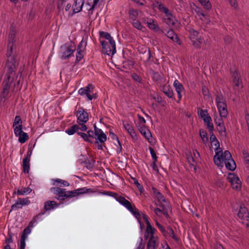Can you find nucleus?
Returning a JSON list of instances; mask_svg holds the SVG:
<instances>
[{
    "instance_id": "obj_28",
    "label": "nucleus",
    "mask_w": 249,
    "mask_h": 249,
    "mask_svg": "<svg viewBox=\"0 0 249 249\" xmlns=\"http://www.w3.org/2000/svg\"><path fill=\"white\" fill-rule=\"evenodd\" d=\"M224 163L226 168L231 171H234L236 167V163L233 159H230V160L225 161Z\"/></svg>"
},
{
    "instance_id": "obj_40",
    "label": "nucleus",
    "mask_w": 249,
    "mask_h": 249,
    "mask_svg": "<svg viewBox=\"0 0 249 249\" xmlns=\"http://www.w3.org/2000/svg\"><path fill=\"white\" fill-rule=\"evenodd\" d=\"M192 42L193 46L196 48H197V49H199L201 47V45L202 43L201 39L200 38L196 39V40H192Z\"/></svg>"
},
{
    "instance_id": "obj_13",
    "label": "nucleus",
    "mask_w": 249,
    "mask_h": 249,
    "mask_svg": "<svg viewBox=\"0 0 249 249\" xmlns=\"http://www.w3.org/2000/svg\"><path fill=\"white\" fill-rule=\"evenodd\" d=\"M102 46V52L108 55H113L112 54L113 48L109 45L107 42L105 40L100 41Z\"/></svg>"
},
{
    "instance_id": "obj_27",
    "label": "nucleus",
    "mask_w": 249,
    "mask_h": 249,
    "mask_svg": "<svg viewBox=\"0 0 249 249\" xmlns=\"http://www.w3.org/2000/svg\"><path fill=\"white\" fill-rule=\"evenodd\" d=\"M204 122L206 124V127L209 131H213L214 126L212 123V120L210 116H207L206 118H204Z\"/></svg>"
},
{
    "instance_id": "obj_17",
    "label": "nucleus",
    "mask_w": 249,
    "mask_h": 249,
    "mask_svg": "<svg viewBox=\"0 0 249 249\" xmlns=\"http://www.w3.org/2000/svg\"><path fill=\"white\" fill-rule=\"evenodd\" d=\"M139 130L141 134L148 140L152 137L150 131L146 127L144 124L138 125Z\"/></svg>"
},
{
    "instance_id": "obj_15",
    "label": "nucleus",
    "mask_w": 249,
    "mask_h": 249,
    "mask_svg": "<svg viewBox=\"0 0 249 249\" xmlns=\"http://www.w3.org/2000/svg\"><path fill=\"white\" fill-rule=\"evenodd\" d=\"M147 26L151 30L156 32H160L162 34H164V31L161 30L158 23L153 20L150 19L149 21L147 22Z\"/></svg>"
},
{
    "instance_id": "obj_1",
    "label": "nucleus",
    "mask_w": 249,
    "mask_h": 249,
    "mask_svg": "<svg viewBox=\"0 0 249 249\" xmlns=\"http://www.w3.org/2000/svg\"><path fill=\"white\" fill-rule=\"evenodd\" d=\"M6 55L7 60L6 66L7 68V71L6 73V77L8 81L12 79L11 76L15 74L18 63L16 60L14 56H11V52L7 51Z\"/></svg>"
},
{
    "instance_id": "obj_60",
    "label": "nucleus",
    "mask_w": 249,
    "mask_h": 249,
    "mask_svg": "<svg viewBox=\"0 0 249 249\" xmlns=\"http://www.w3.org/2000/svg\"><path fill=\"white\" fill-rule=\"evenodd\" d=\"M31 232V229L29 228V227H26L23 230V231L22 233L21 236H24L25 238H27V235L29 234Z\"/></svg>"
},
{
    "instance_id": "obj_39",
    "label": "nucleus",
    "mask_w": 249,
    "mask_h": 249,
    "mask_svg": "<svg viewBox=\"0 0 249 249\" xmlns=\"http://www.w3.org/2000/svg\"><path fill=\"white\" fill-rule=\"evenodd\" d=\"M199 134L202 139L203 142L205 143V138H206V141L207 142L208 141V138L207 137V134L205 130L203 129H200L199 130Z\"/></svg>"
},
{
    "instance_id": "obj_4",
    "label": "nucleus",
    "mask_w": 249,
    "mask_h": 249,
    "mask_svg": "<svg viewBox=\"0 0 249 249\" xmlns=\"http://www.w3.org/2000/svg\"><path fill=\"white\" fill-rule=\"evenodd\" d=\"M227 180L231 183L233 189L239 191L241 188V181L239 177L235 173H230L227 178Z\"/></svg>"
},
{
    "instance_id": "obj_59",
    "label": "nucleus",
    "mask_w": 249,
    "mask_h": 249,
    "mask_svg": "<svg viewBox=\"0 0 249 249\" xmlns=\"http://www.w3.org/2000/svg\"><path fill=\"white\" fill-rule=\"evenodd\" d=\"M8 238H7L5 240V242L6 244H9L10 243L13 242V239H12L13 233L11 232H10V231H8Z\"/></svg>"
},
{
    "instance_id": "obj_16",
    "label": "nucleus",
    "mask_w": 249,
    "mask_h": 249,
    "mask_svg": "<svg viewBox=\"0 0 249 249\" xmlns=\"http://www.w3.org/2000/svg\"><path fill=\"white\" fill-rule=\"evenodd\" d=\"M117 200L121 204L125 206L130 212H132V206L131 203L126 200L124 197L119 196Z\"/></svg>"
},
{
    "instance_id": "obj_36",
    "label": "nucleus",
    "mask_w": 249,
    "mask_h": 249,
    "mask_svg": "<svg viewBox=\"0 0 249 249\" xmlns=\"http://www.w3.org/2000/svg\"><path fill=\"white\" fill-rule=\"evenodd\" d=\"M198 1L207 10H209L211 8L212 5L209 1V0H198Z\"/></svg>"
},
{
    "instance_id": "obj_11",
    "label": "nucleus",
    "mask_w": 249,
    "mask_h": 249,
    "mask_svg": "<svg viewBox=\"0 0 249 249\" xmlns=\"http://www.w3.org/2000/svg\"><path fill=\"white\" fill-rule=\"evenodd\" d=\"M71 1L74 2V3L72 7L73 14L78 13L82 11L84 0H71Z\"/></svg>"
},
{
    "instance_id": "obj_31",
    "label": "nucleus",
    "mask_w": 249,
    "mask_h": 249,
    "mask_svg": "<svg viewBox=\"0 0 249 249\" xmlns=\"http://www.w3.org/2000/svg\"><path fill=\"white\" fill-rule=\"evenodd\" d=\"M30 160L27 158H24L22 161L23 172L28 174L30 170Z\"/></svg>"
},
{
    "instance_id": "obj_12",
    "label": "nucleus",
    "mask_w": 249,
    "mask_h": 249,
    "mask_svg": "<svg viewBox=\"0 0 249 249\" xmlns=\"http://www.w3.org/2000/svg\"><path fill=\"white\" fill-rule=\"evenodd\" d=\"M215 155L213 157V161L216 165H221L220 160L222 159L223 151L219 147L215 148Z\"/></svg>"
},
{
    "instance_id": "obj_26",
    "label": "nucleus",
    "mask_w": 249,
    "mask_h": 249,
    "mask_svg": "<svg viewBox=\"0 0 249 249\" xmlns=\"http://www.w3.org/2000/svg\"><path fill=\"white\" fill-rule=\"evenodd\" d=\"M153 193L155 196L157 198L159 202H166V199L164 196L161 194L159 191L155 187H153L152 188Z\"/></svg>"
},
{
    "instance_id": "obj_54",
    "label": "nucleus",
    "mask_w": 249,
    "mask_h": 249,
    "mask_svg": "<svg viewBox=\"0 0 249 249\" xmlns=\"http://www.w3.org/2000/svg\"><path fill=\"white\" fill-rule=\"evenodd\" d=\"M131 76L134 81H135L139 83H142V78L141 76L138 75L137 74H136L135 73H133L132 74Z\"/></svg>"
},
{
    "instance_id": "obj_10",
    "label": "nucleus",
    "mask_w": 249,
    "mask_h": 249,
    "mask_svg": "<svg viewBox=\"0 0 249 249\" xmlns=\"http://www.w3.org/2000/svg\"><path fill=\"white\" fill-rule=\"evenodd\" d=\"M216 104L220 117L226 118L228 114V112L227 108V104L226 102L223 103L221 102Z\"/></svg>"
},
{
    "instance_id": "obj_35",
    "label": "nucleus",
    "mask_w": 249,
    "mask_h": 249,
    "mask_svg": "<svg viewBox=\"0 0 249 249\" xmlns=\"http://www.w3.org/2000/svg\"><path fill=\"white\" fill-rule=\"evenodd\" d=\"M129 18L132 20L136 19L138 16V12L137 10H135L133 8L130 9L129 11Z\"/></svg>"
},
{
    "instance_id": "obj_2",
    "label": "nucleus",
    "mask_w": 249,
    "mask_h": 249,
    "mask_svg": "<svg viewBox=\"0 0 249 249\" xmlns=\"http://www.w3.org/2000/svg\"><path fill=\"white\" fill-rule=\"evenodd\" d=\"M13 77H12V79L9 80L8 81H7L6 78L3 80L2 83L3 85V89L0 96V106H5V102L7 100V96L9 93V89L11 87V84L13 82Z\"/></svg>"
},
{
    "instance_id": "obj_55",
    "label": "nucleus",
    "mask_w": 249,
    "mask_h": 249,
    "mask_svg": "<svg viewBox=\"0 0 249 249\" xmlns=\"http://www.w3.org/2000/svg\"><path fill=\"white\" fill-rule=\"evenodd\" d=\"M156 225L161 231L163 236H165L166 234V230L164 228V227L158 221H156Z\"/></svg>"
},
{
    "instance_id": "obj_44",
    "label": "nucleus",
    "mask_w": 249,
    "mask_h": 249,
    "mask_svg": "<svg viewBox=\"0 0 249 249\" xmlns=\"http://www.w3.org/2000/svg\"><path fill=\"white\" fill-rule=\"evenodd\" d=\"M99 35H100V37L104 38L107 40L110 39L111 38V36L107 32H104V31H100Z\"/></svg>"
},
{
    "instance_id": "obj_46",
    "label": "nucleus",
    "mask_w": 249,
    "mask_h": 249,
    "mask_svg": "<svg viewBox=\"0 0 249 249\" xmlns=\"http://www.w3.org/2000/svg\"><path fill=\"white\" fill-rule=\"evenodd\" d=\"M189 33L190 35V39L191 40L195 39L196 37H197L199 34L197 31L193 29H190Z\"/></svg>"
},
{
    "instance_id": "obj_29",
    "label": "nucleus",
    "mask_w": 249,
    "mask_h": 249,
    "mask_svg": "<svg viewBox=\"0 0 249 249\" xmlns=\"http://www.w3.org/2000/svg\"><path fill=\"white\" fill-rule=\"evenodd\" d=\"M58 205L59 204L54 201H48L44 203V209L46 211H49L57 207Z\"/></svg>"
},
{
    "instance_id": "obj_24",
    "label": "nucleus",
    "mask_w": 249,
    "mask_h": 249,
    "mask_svg": "<svg viewBox=\"0 0 249 249\" xmlns=\"http://www.w3.org/2000/svg\"><path fill=\"white\" fill-rule=\"evenodd\" d=\"M123 125L132 138L134 139L136 137V134L132 126L129 124L128 123H125L124 122H123Z\"/></svg>"
},
{
    "instance_id": "obj_3",
    "label": "nucleus",
    "mask_w": 249,
    "mask_h": 249,
    "mask_svg": "<svg viewBox=\"0 0 249 249\" xmlns=\"http://www.w3.org/2000/svg\"><path fill=\"white\" fill-rule=\"evenodd\" d=\"M51 190H53L56 195L55 197L58 200H64L65 198L72 197L76 195L75 190L65 192V189L59 187H53Z\"/></svg>"
},
{
    "instance_id": "obj_64",
    "label": "nucleus",
    "mask_w": 249,
    "mask_h": 249,
    "mask_svg": "<svg viewBox=\"0 0 249 249\" xmlns=\"http://www.w3.org/2000/svg\"><path fill=\"white\" fill-rule=\"evenodd\" d=\"M137 218L139 219L140 217V214L139 212V211L136 208H132V212H131Z\"/></svg>"
},
{
    "instance_id": "obj_32",
    "label": "nucleus",
    "mask_w": 249,
    "mask_h": 249,
    "mask_svg": "<svg viewBox=\"0 0 249 249\" xmlns=\"http://www.w3.org/2000/svg\"><path fill=\"white\" fill-rule=\"evenodd\" d=\"M79 129V125L77 124H74L72 125L70 128H69L66 131V132L69 135H71L74 134L75 132H78Z\"/></svg>"
},
{
    "instance_id": "obj_30",
    "label": "nucleus",
    "mask_w": 249,
    "mask_h": 249,
    "mask_svg": "<svg viewBox=\"0 0 249 249\" xmlns=\"http://www.w3.org/2000/svg\"><path fill=\"white\" fill-rule=\"evenodd\" d=\"M94 138L95 139V143H98L99 142L103 143L107 140V136L104 133H99V134L94 135Z\"/></svg>"
},
{
    "instance_id": "obj_6",
    "label": "nucleus",
    "mask_w": 249,
    "mask_h": 249,
    "mask_svg": "<svg viewBox=\"0 0 249 249\" xmlns=\"http://www.w3.org/2000/svg\"><path fill=\"white\" fill-rule=\"evenodd\" d=\"M16 34V29L15 26L12 25L10 27V33L8 36V43L7 44L8 49L9 48L10 50H8L11 53H12V49L14 42H15V35Z\"/></svg>"
},
{
    "instance_id": "obj_42",
    "label": "nucleus",
    "mask_w": 249,
    "mask_h": 249,
    "mask_svg": "<svg viewBox=\"0 0 249 249\" xmlns=\"http://www.w3.org/2000/svg\"><path fill=\"white\" fill-rule=\"evenodd\" d=\"M77 134L80 136L85 141L93 143V142L91 139L89 138L88 134L84 132H77Z\"/></svg>"
},
{
    "instance_id": "obj_53",
    "label": "nucleus",
    "mask_w": 249,
    "mask_h": 249,
    "mask_svg": "<svg viewBox=\"0 0 249 249\" xmlns=\"http://www.w3.org/2000/svg\"><path fill=\"white\" fill-rule=\"evenodd\" d=\"M165 22L169 25V26H174L175 24V22L173 18H167L164 19Z\"/></svg>"
},
{
    "instance_id": "obj_14",
    "label": "nucleus",
    "mask_w": 249,
    "mask_h": 249,
    "mask_svg": "<svg viewBox=\"0 0 249 249\" xmlns=\"http://www.w3.org/2000/svg\"><path fill=\"white\" fill-rule=\"evenodd\" d=\"M161 91H162L165 95H166L168 97L170 98L173 99V90L169 85H164L161 87L160 88Z\"/></svg>"
},
{
    "instance_id": "obj_7",
    "label": "nucleus",
    "mask_w": 249,
    "mask_h": 249,
    "mask_svg": "<svg viewBox=\"0 0 249 249\" xmlns=\"http://www.w3.org/2000/svg\"><path fill=\"white\" fill-rule=\"evenodd\" d=\"M237 215L242 220L243 223H244L245 221H249V212L247 208L244 204L240 205Z\"/></svg>"
},
{
    "instance_id": "obj_49",
    "label": "nucleus",
    "mask_w": 249,
    "mask_h": 249,
    "mask_svg": "<svg viewBox=\"0 0 249 249\" xmlns=\"http://www.w3.org/2000/svg\"><path fill=\"white\" fill-rule=\"evenodd\" d=\"M76 60H75V64H76L77 63H78V62H79L83 59V58L84 57V55L82 53V51H77V53L76 54Z\"/></svg>"
},
{
    "instance_id": "obj_52",
    "label": "nucleus",
    "mask_w": 249,
    "mask_h": 249,
    "mask_svg": "<svg viewBox=\"0 0 249 249\" xmlns=\"http://www.w3.org/2000/svg\"><path fill=\"white\" fill-rule=\"evenodd\" d=\"M18 200L20 202V204L21 205H27L30 203V201L29 200L28 197H26L25 198L21 199L20 198H18Z\"/></svg>"
},
{
    "instance_id": "obj_63",
    "label": "nucleus",
    "mask_w": 249,
    "mask_h": 249,
    "mask_svg": "<svg viewBox=\"0 0 249 249\" xmlns=\"http://www.w3.org/2000/svg\"><path fill=\"white\" fill-rule=\"evenodd\" d=\"M85 89L87 94L92 93L93 91V87L92 85L91 84H89L88 86L85 88Z\"/></svg>"
},
{
    "instance_id": "obj_43",
    "label": "nucleus",
    "mask_w": 249,
    "mask_h": 249,
    "mask_svg": "<svg viewBox=\"0 0 249 249\" xmlns=\"http://www.w3.org/2000/svg\"><path fill=\"white\" fill-rule=\"evenodd\" d=\"M215 101L216 102V104L219 103L221 102H226L225 99L224 98L223 95L221 93H218L216 95V99Z\"/></svg>"
},
{
    "instance_id": "obj_57",
    "label": "nucleus",
    "mask_w": 249,
    "mask_h": 249,
    "mask_svg": "<svg viewBox=\"0 0 249 249\" xmlns=\"http://www.w3.org/2000/svg\"><path fill=\"white\" fill-rule=\"evenodd\" d=\"M165 35L167 36L168 38H170L171 37H173V36H175L176 35H177L174 31L173 29H169L166 34H165Z\"/></svg>"
},
{
    "instance_id": "obj_41",
    "label": "nucleus",
    "mask_w": 249,
    "mask_h": 249,
    "mask_svg": "<svg viewBox=\"0 0 249 249\" xmlns=\"http://www.w3.org/2000/svg\"><path fill=\"white\" fill-rule=\"evenodd\" d=\"M22 129V125L21 124H20L18 126H16L14 127V132L16 136L19 135L23 132Z\"/></svg>"
},
{
    "instance_id": "obj_8",
    "label": "nucleus",
    "mask_w": 249,
    "mask_h": 249,
    "mask_svg": "<svg viewBox=\"0 0 249 249\" xmlns=\"http://www.w3.org/2000/svg\"><path fill=\"white\" fill-rule=\"evenodd\" d=\"M61 49L63 52L61 58L64 60L70 58L75 51V49H72V47L70 46L61 47Z\"/></svg>"
},
{
    "instance_id": "obj_38",
    "label": "nucleus",
    "mask_w": 249,
    "mask_h": 249,
    "mask_svg": "<svg viewBox=\"0 0 249 249\" xmlns=\"http://www.w3.org/2000/svg\"><path fill=\"white\" fill-rule=\"evenodd\" d=\"M94 162V160H93L92 159H89L84 162V163L86 164V167L88 169H91L93 167Z\"/></svg>"
},
{
    "instance_id": "obj_21",
    "label": "nucleus",
    "mask_w": 249,
    "mask_h": 249,
    "mask_svg": "<svg viewBox=\"0 0 249 249\" xmlns=\"http://www.w3.org/2000/svg\"><path fill=\"white\" fill-rule=\"evenodd\" d=\"M154 5L158 8L160 11L164 13L166 16L169 15V14L170 13L169 10L164 6L163 3L156 1Z\"/></svg>"
},
{
    "instance_id": "obj_45",
    "label": "nucleus",
    "mask_w": 249,
    "mask_h": 249,
    "mask_svg": "<svg viewBox=\"0 0 249 249\" xmlns=\"http://www.w3.org/2000/svg\"><path fill=\"white\" fill-rule=\"evenodd\" d=\"M131 179L134 181V183L136 185L138 190L142 193L143 190V186L141 185L137 178H131Z\"/></svg>"
},
{
    "instance_id": "obj_62",
    "label": "nucleus",
    "mask_w": 249,
    "mask_h": 249,
    "mask_svg": "<svg viewBox=\"0 0 249 249\" xmlns=\"http://www.w3.org/2000/svg\"><path fill=\"white\" fill-rule=\"evenodd\" d=\"M26 239V238H24V236H21L20 242V249H25Z\"/></svg>"
},
{
    "instance_id": "obj_34",
    "label": "nucleus",
    "mask_w": 249,
    "mask_h": 249,
    "mask_svg": "<svg viewBox=\"0 0 249 249\" xmlns=\"http://www.w3.org/2000/svg\"><path fill=\"white\" fill-rule=\"evenodd\" d=\"M18 141L19 142L21 143H23L26 142V141L29 139V136L28 134L25 132H23L19 135H18Z\"/></svg>"
},
{
    "instance_id": "obj_33",
    "label": "nucleus",
    "mask_w": 249,
    "mask_h": 249,
    "mask_svg": "<svg viewBox=\"0 0 249 249\" xmlns=\"http://www.w3.org/2000/svg\"><path fill=\"white\" fill-rule=\"evenodd\" d=\"M168 233L172 238L175 240L177 242L179 241V238H178L175 234L173 229L170 227H167L166 231V234Z\"/></svg>"
},
{
    "instance_id": "obj_50",
    "label": "nucleus",
    "mask_w": 249,
    "mask_h": 249,
    "mask_svg": "<svg viewBox=\"0 0 249 249\" xmlns=\"http://www.w3.org/2000/svg\"><path fill=\"white\" fill-rule=\"evenodd\" d=\"M22 208V205L20 204V202L18 200L16 202L12 205L11 209L9 213H11V211L15 209H19Z\"/></svg>"
},
{
    "instance_id": "obj_51",
    "label": "nucleus",
    "mask_w": 249,
    "mask_h": 249,
    "mask_svg": "<svg viewBox=\"0 0 249 249\" xmlns=\"http://www.w3.org/2000/svg\"><path fill=\"white\" fill-rule=\"evenodd\" d=\"M108 40L109 41L110 46L113 48L112 54H114L116 53V45L115 41L112 37L110 39H108Z\"/></svg>"
},
{
    "instance_id": "obj_22",
    "label": "nucleus",
    "mask_w": 249,
    "mask_h": 249,
    "mask_svg": "<svg viewBox=\"0 0 249 249\" xmlns=\"http://www.w3.org/2000/svg\"><path fill=\"white\" fill-rule=\"evenodd\" d=\"M97 190L96 189H87L84 187L75 190V194L79 195L84 193H94L97 192Z\"/></svg>"
},
{
    "instance_id": "obj_37",
    "label": "nucleus",
    "mask_w": 249,
    "mask_h": 249,
    "mask_svg": "<svg viewBox=\"0 0 249 249\" xmlns=\"http://www.w3.org/2000/svg\"><path fill=\"white\" fill-rule=\"evenodd\" d=\"M146 232L147 234H150V236H154L156 229L152 227L151 224L149 223L146 225Z\"/></svg>"
},
{
    "instance_id": "obj_56",
    "label": "nucleus",
    "mask_w": 249,
    "mask_h": 249,
    "mask_svg": "<svg viewBox=\"0 0 249 249\" xmlns=\"http://www.w3.org/2000/svg\"><path fill=\"white\" fill-rule=\"evenodd\" d=\"M102 194L104 195L114 197L116 200L117 197L119 196L118 195L117 193L110 191H105L104 192L102 193Z\"/></svg>"
},
{
    "instance_id": "obj_61",
    "label": "nucleus",
    "mask_w": 249,
    "mask_h": 249,
    "mask_svg": "<svg viewBox=\"0 0 249 249\" xmlns=\"http://www.w3.org/2000/svg\"><path fill=\"white\" fill-rule=\"evenodd\" d=\"M19 123H20V124H22V121L20 117L19 116H16L13 123V127H15V125L19 124Z\"/></svg>"
},
{
    "instance_id": "obj_48",
    "label": "nucleus",
    "mask_w": 249,
    "mask_h": 249,
    "mask_svg": "<svg viewBox=\"0 0 249 249\" xmlns=\"http://www.w3.org/2000/svg\"><path fill=\"white\" fill-rule=\"evenodd\" d=\"M132 24L135 28L138 29V30H142V28L141 22L136 19L133 20Z\"/></svg>"
},
{
    "instance_id": "obj_47",
    "label": "nucleus",
    "mask_w": 249,
    "mask_h": 249,
    "mask_svg": "<svg viewBox=\"0 0 249 249\" xmlns=\"http://www.w3.org/2000/svg\"><path fill=\"white\" fill-rule=\"evenodd\" d=\"M109 135H110V137L111 138V139H112L113 140H116L117 141V142L120 146V151H121L122 149V145H121V143L120 141L119 140V139H118V137H117V136L115 133L111 132H110Z\"/></svg>"
},
{
    "instance_id": "obj_23",
    "label": "nucleus",
    "mask_w": 249,
    "mask_h": 249,
    "mask_svg": "<svg viewBox=\"0 0 249 249\" xmlns=\"http://www.w3.org/2000/svg\"><path fill=\"white\" fill-rule=\"evenodd\" d=\"M230 159H233L231 153L228 150L225 151L224 153L222 154V159L220 160L221 165H217L218 167H223V161L230 160Z\"/></svg>"
},
{
    "instance_id": "obj_20",
    "label": "nucleus",
    "mask_w": 249,
    "mask_h": 249,
    "mask_svg": "<svg viewBox=\"0 0 249 249\" xmlns=\"http://www.w3.org/2000/svg\"><path fill=\"white\" fill-rule=\"evenodd\" d=\"M139 51L140 53H142L143 54V58H145L147 61L150 60L151 57V51L149 48H142Z\"/></svg>"
},
{
    "instance_id": "obj_18",
    "label": "nucleus",
    "mask_w": 249,
    "mask_h": 249,
    "mask_svg": "<svg viewBox=\"0 0 249 249\" xmlns=\"http://www.w3.org/2000/svg\"><path fill=\"white\" fill-rule=\"evenodd\" d=\"M174 86L176 89V90L178 93V103L179 101L181 100L182 95L181 94V92L183 89H184V88L183 85L179 83V82L178 80H176L174 82Z\"/></svg>"
},
{
    "instance_id": "obj_19",
    "label": "nucleus",
    "mask_w": 249,
    "mask_h": 249,
    "mask_svg": "<svg viewBox=\"0 0 249 249\" xmlns=\"http://www.w3.org/2000/svg\"><path fill=\"white\" fill-rule=\"evenodd\" d=\"M157 237L154 236H150L147 245V249H155L158 245L156 243Z\"/></svg>"
},
{
    "instance_id": "obj_5",
    "label": "nucleus",
    "mask_w": 249,
    "mask_h": 249,
    "mask_svg": "<svg viewBox=\"0 0 249 249\" xmlns=\"http://www.w3.org/2000/svg\"><path fill=\"white\" fill-rule=\"evenodd\" d=\"M76 116L77 117V122L78 124L80 123H86L89 120V114L86 110L82 107H79L77 111Z\"/></svg>"
},
{
    "instance_id": "obj_9",
    "label": "nucleus",
    "mask_w": 249,
    "mask_h": 249,
    "mask_svg": "<svg viewBox=\"0 0 249 249\" xmlns=\"http://www.w3.org/2000/svg\"><path fill=\"white\" fill-rule=\"evenodd\" d=\"M214 122L217 126L219 127V128H217L219 133L222 136L227 137L226 128L222 119H218L217 117H216V118H214Z\"/></svg>"
},
{
    "instance_id": "obj_25",
    "label": "nucleus",
    "mask_w": 249,
    "mask_h": 249,
    "mask_svg": "<svg viewBox=\"0 0 249 249\" xmlns=\"http://www.w3.org/2000/svg\"><path fill=\"white\" fill-rule=\"evenodd\" d=\"M233 82L236 87L239 86V83L241 82V76L238 71L235 70L232 72Z\"/></svg>"
},
{
    "instance_id": "obj_58",
    "label": "nucleus",
    "mask_w": 249,
    "mask_h": 249,
    "mask_svg": "<svg viewBox=\"0 0 249 249\" xmlns=\"http://www.w3.org/2000/svg\"><path fill=\"white\" fill-rule=\"evenodd\" d=\"M149 149L151 156L152 157V159L154 160L157 161L158 157L156 155V153L155 150H154V149L150 146L149 147Z\"/></svg>"
}]
</instances>
